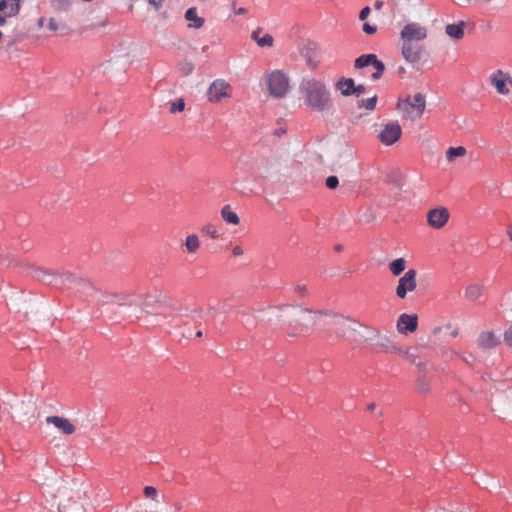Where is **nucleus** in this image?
<instances>
[{"label":"nucleus","instance_id":"obj_1","mask_svg":"<svg viewBox=\"0 0 512 512\" xmlns=\"http://www.w3.org/2000/svg\"><path fill=\"white\" fill-rule=\"evenodd\" d=\"M327 311H312L300 306H281L271 307L263 311L266 321L274 326H280L291 335H297L296 328L292 323H296L302 329H307L316 325L318 322L325 321Z\"/></svg>","mask_w":512,"mask_h":512},{"label":"nucleus","instance_id":"obj_2","mask_svg":"<svg viewBox=\"0 0 512 512\" xmlns=\"http://www.w3.org/2000/svg\"><path fill=\"white\" fill-rule=\"evenodd\" d=\"M35 278L48 285L63 286L75 283L79 287V291L90 296L93 301L99 305H105L108 303H118L123 305L125 303H132L131 300H125L123 297L113 294H107L98 291L92 287L89 282L84 279L77 278L71 273L54 274L44 269L35 270Z\"/></svg>","mask_w":512,"mask_h":512},{"label":"nucleus","instance_id":"obj_3","mask_svg":"<svg viewBox=\"0 0 512 512\" xmlns=\"http://www.w3.org/2000/svg\"><path fill=\"white\" fill-rule=\"evenodd\" d=\"M429 29L417 21H407L399 32L401 56L408 64H416L425 56L423 43L427 40Z\"/></svg>","mask_w":512,"mask_h":512},{"label":"nucleus","instance_id":"obj_4","mask_svg":"<svg viewBox=\"0 0 512 512\" xmlns=\"http://www.w3.org/2000/svg\"><path fill=\"white\" fill-rule=\"evenodd\" d=\"M306 105L318 112H326L332 106L331 93L326 84L312 77L303 78L299 86Z\"/></svg>","mask_w":512,"mask_h":512},{"label":"nucleus","instance_id":"obj_5","mask_svg":"<svg viewBox=\"0 0 512 512\" xmlns=\"http://www.w3.org/2000/svg\"><path fill=\"white\" fill-rule=\"evenodd\" d=\"M324 324L328 325L329 338L343 339L349 342L357 341V330L363 325L349 317L332 312L326 313Z\"/></svg>","mask_w":512,"mask_h":512},{"label":"nucleus","instance_id":"obj_6","mask_svg":"<svg viewBox=\"0 0 512 512\" xmlns=\"http://www.w3.org/2000/svg\"><path fill=\"white\" fill-rule=\"evenodd\" d=\"M397 107L403 118L416 121L422 117L426 101L421 93H417L399 101Z\"/></svg>","mask_w":512,"mask_h":512},{"label":"nucleus","instance_id":"obj_7","mask_svg":"<svg viewBox=\"0 0 512 512\" xmlns=\"http://www.w3.org/2000/svg\"><path fill=\"white\" fill-rule=\"evenodd\" d=\"M265 82L269 94L275 98L284 97L289 91V78L281 70H274L265 75Z\"/></svg>","mask_w":512,"mask_h":512},{"label":"nucleus","instance_id":"obj_8","mask_svg":"<svg viewBox=\"0 0 512 512\" xmlns=\"http://www.w3.org/2000/svg\"><path fill=\"white\" fill-rule=\"evenodd\" d=\"M233 88L224 79L214 80L208 87L207 99L213 104L227 102L232 97Z\"/></svg>","mask_w":512,"mask_h":512},{"label":"nucleus","instance_id":"obj_9","mask_svg":"<svg viewBox=\"0 0 512 512\" xmlns=\"http://www.w3.org/2000/svg\"><path fill=\"white\" fill-rule=\"evenodd\" d=\"M416 276L417 272L414 269H410L399 278L395 290L396 296L399 299H405L408 293L415 291L417 287Z\"/></svg>","mask_w":512,"mask_h":512},{"label":"nucleus","instance_id":"obj_10","mask_svg":"<svg viewBox=\"0 0 512 512\" xmlns=\"http://www.w3.org/2000/svg\"><path fill=\"white\" fill-rule=\"evenodd\" d=\"M491 85L500 95H508L512 89V76L503 70H496L489 76Z\"/></svg>","mask_w":512,"mask_h":512},{"label":"nucleus","instance_id":"obj_11","mask_svg":"<svg viewBox=\"0 0 512 512\" xmlns=\"http://www.w3.org/2000/svg\"><path fill=\"white\" fill-rule=\"evenodd\" d=\"M402 135V128L397 121H391L384 125L378 138L385 146H391L396 143Z\"/></svg>","mask_w":512,"mask_h":512},{"label":"nucleus","instance_id":"obj_12","mask_svg":"<svg viewBox=\"0 0 512 512\" xmlns=\"http://www.w3.org/2000/svg\"><path fill=\"white\" fill-rule=\"evenodd\" d=\"M449 218L450 213L448 209L443 206L435 207L427 213L428 225L434 229L443 228L449 221Z\"/></svg>","mask_w":512,"mask_h":512},{"label":"nucleus","instance_id":"obj_13","mask_svg":"<svg viewBox=\"0 0 512 512\" xmlns=\"http://www.w3.org/2000/svg\"><path fill=\"white\" fill-rule=\"evenodd\" d=\"M369 65H372L374 68H377V71L372 74V78L379 79L385 69V66L380 60L377 59L376 55H362L355 60L356 68H363Z\"/></svg>","mask_w":512,"mask_h":512},{"label":"nucleus","instance_id":"obj_14","mask_svg":"<svg viewBox=\"0 0 512 512\" xmlns=\"http://www.w3.org/2000/svg\"><path fill=\"white\" fill-rule=\"evenodd\" d=\"M417 327L418 317L416 314L403 313L397 320L396 328L400 334L406 335L408 333H412L416 331Z\"/></svg>","mask_w":512,"mask_h":512},{"label":"nucleus","instance_id":"obj_15","mask_svg":"<svg viewBox=\"0 0 512 512\" xmlns=\"http://www.w3.org/2000/svg\"><path fill=\"white\" fill-rule=\"evenodd\" d=\"M48 424L53 425L64 435H71L76 431L74 424L67 418L60 416H49L46 418Z\"/></svg>","mask_w":512,"mask_h":512},{"label":"nucleus","instance_id":"obj_16","mask_svg":"<svg viewBox=\"0 0 512 512\" xmlns=\"http://www.w3.org/2000/svg\"><path fill=\"white\" fill-rule=\"evenodd\" d=\"M500 343V337L491 331H484L480 333L477 339V344L482 349H491Z\"/></svg>","mask_w":512,"mask_h":512},{"label":"nucleus","instance_id":"obj_17","mask_svg":"<svg viewBox=\"0 0 512 512\" xmlns=\"http://www.w3.org/2000/svg\"><path fill=\"white\" fill-rule=\"evenodd\" d=\"M184 18L188 22V27L191 29H200L205 23V19L198 16L196 7H190L187 9L184 14Z\"/></svg>","mask_w":512,"mask_h":512},{"label":"nucleus","instance_id":"obj_18","mask_svg":"<svg viewBox=\"0 0 512 512\" xmlns=\"http://www.w3.org/2000/svg\"><path fill=\"white\" fill-rule=\"evenodd\" d=\"M183 246L185 252L190 255H195L201 248V240L197 234L191 233L185 237Z\"/></svg>","mask_w":512,"mask_h":512},{"label":"nucleus","instance_id":"obj_19","mask_svg":"<svg viewBox=\"0 0 512 512\" xmlns=\"http://www.w3.org/2000/svg\"><path fill=\"white\" fill-rule=\"evenodd\" d=\"M251 38L257 43L259 47H272L274 43V39L272 35L268 33H263L261 28H257L251 34Z\"/></svg>","mask_w":512,"mask_h":512},{"label":"nucleus","instance_id":"obj_20","mask_svg":"<svg viewBox=\"0 0 512 512\" xmlns=\"http://www.w3.org/2000/svg\"><path fill=\"white\" fill-rule=\"evenodd\" d=\"M467 155V149L464 146L449 147L445 151V160L448 164H455L458 159Z\"/></svg>","mask_w":512,"mask_h":512},{"label":"nucleus","instance_id":"obj_21","mask_svg":"<svg viewBox=\"0 0 512 512\" xmlns=\"http://www.w3.org/2000/svg\"><path fill=\"white\" fill-rule=\"evenodd\" d=\"M354 84L355 82L352 78L342 77L335 83V89L344 97L352 96Z\"/></svg>","mask_w":512,"mask_h":512},{"label":"nucleus","instance_id":"obj_22","mask_svg":"<svg viewBox=\"0 0 512 512\" xmlns=\"http://www.w3.org/2000/svg\"><path fill=\"white\" fill-rule=\"evenodd\" d=\"M484 287L478 283H471L465 288L464 297L470 302L478 300L483 295Z\"/></svg>","mask_w":512,"mask_h":512},{"label":"nucleus","instance_id":"obj_23","mask_svg":"<svg viewBox=\"0 0 512 512\" xmlns=\"http://www.w3.org/2000/svg\"><path fill=\"white\" fill-rule=\"evenodd\" d=\"M445 32L450 38L460 40L464 36V23L449 24L446 26Z\"/></svg>","mask_w":512,"mask_h":512},{"label":"nucleus","instance_id":"obj_24","mask_svg":"<svg viewBox=\"0 0 512 512\" xmlns=\"http://www.w3.org/2000/svg\"><path fill=\"white\" fill-rule=\"evenodd\" d=\"M18 10V5H8L5 0L0 1V25L4 24L6 17L12 16Z\"/></svg>","mask_w":512,"mask_h":512},{"label":"nucleus","instance_id":"obj_25","mask_svg":"<svg viewBox=\"0 0 512 512\" xmlns=\"http://www.w3.org/2000/svg\"><path fill=\"white\" fill-rule=\"evenodd\" d=\"M221 217L226 223L231 225H238L240 222L239 216L231 210L229 205H225L221 209Z\"/></svg>","mask_w":512,"mask_h":512},{"label":"nucleus","instance_id":"obj_26","mask_svg":"<svg viewBox=\"0 0 512 512\" xmlns=\"http://www.w3.org/2000/svg\"><path fill=\"white\" fill-rule=\"evenodd\" d=\"M406 268V261L404 258H397L389 263V270L394 276L401 275Z\"/></svg>","mask_w":512,"mask_h":512},{"label":"nucleus","instance_id":"obj_27","mask_svg":"<svg viewBox=\"0 0 512 512\" xmlns=\"http://www.w3.org/2000/svg\"><path fill=\"white\" fill-rule=\"evenodd\" d=\"M381 346L383 348H385L386 351L404 355V356L408 357L409 359L412 357L409 354V351L403 350L402 348L398 347L397 345L391 343L387 338L382 339Z\"/></svg>","mask_w":512,"mask_h":512},{"label":"nucleus","instance_id":"obj_28","mask_svg":"<svg viewBox=\"0 0 512 512\" xmlns=\"http://www.w3.org/2000/svg\"><path fill=\"white\" fill-rule=\"evenodd\" d=\"M376 103H377V96H373L371 98L362 99L361 101H359L358 107L365 108L367 110H373L376 107Z\"/></svg>","mask_w":512,"mask_h":512},{"label":"nucleus","instance_id":"obj_29","mask_svg":"<svg viewBox=\"0 0 512 512\" xmlns=\"http://www.w3.org/2000/svg\"><path fill=\"white\" fill-rule=\"evenodd\" d=\"M242 324L246 329H252L257 325L256 317L249 313H243Z\"/></svg>","mask_w":512,"mask_h":512},{"label":"nucleus","instance_id":"obj_30","mask_svg":"<svg viewBox=\"0 0 512 512\" xmlns=\"http://www.w3.org/2000/svg\"><path fill=\"white\" fill-rule=\"evenodd\" d=\"M185 108V101L182 98L177 99L171 103L170 111L172 113L181 112Z\"/></svg>","mask_w":512,"mask_h":512},{"label":"nucleus","instance_id":"obj_31","mask_svg":"<svg viewBox=\"0 0 512 512\" xmlns=\"http://www.w3.org/2000/svg\"><path fill=\"white\" fill-rule=\"evenodd\" d=\"M59 509L60 512H82L83 510L82 506L77 504L76 502H74L71 507L59 506Z\"/></svg>","mask_w":512,"mask_h":512},{"label":"nucleus","instance_id":"obj_32","mask_svg":"<svg viewBox=\"0 0 512 512\" xmlns=\"http://www.w3.org/2000/svg\"><path fill=\"white\" fill-rule=\"evenodd\" d=\"M204 232L210 236L212 239L218 238L219 233L215 226L207 225L204 227Z\"/></svg>","mask_w":512,"mask_h":512},{"label":"nucleus","instance_id":"obj_33","mask_svg":"<svg viewBox=\"0 0 512 512\" xmlns=\"http://www.w3.org/2000/svg\"><path fill=\"white\" fill-rule=\"evenodd\" d=\"M325 184L329 189H335L339 184V180L336 176H329L326 178Z\"/></svg>","mask_w":512,"mask_h":512},{"label":"nucleus","instance_id":"obj_34","mask_svg":"<svg viewBox=\"0 0 512 512\" xmlns=\"http://www.w3.org/2000/svg\"><path fill=\"white\" fill-rule=\"evenodd\" d=\"M362 29H363V32L368 35H373L377 32V27L375 25H371L369 23H364Z\"/></svg>","mask_w":512,"mask_h":512},{"label":"nucleus","instance_id":"obj_35","mask_svg":"<svg viewBox=\"0 0 512 512\" xmlns=\"http://www.w3.org/2000/svg\"><path fill=\"white\" fill-rule=\"evenodd\" d=\"M144 494L146 497L154 499L157 496V490L152 486H146L144 488Z\"/></svg>","mask_w":512,"mask_h":512},{"label":"nucleus","instance_id":"obj_36","mask_svg":"<svg viewBox=\"0 0 512 512\" xmlns=\"http://www.w3.org/2000/svg\"><path fill=\"white\" fill-rule=\"evenodd\" d=\"M269 171H268V164H266L265 166H261L259 165L257 167V170H256V176L258 177H266L268 175Z\"/></svg>","mask_w":512,"mask_h":512},{"label":"nucleus","instance_id":"obj_37","mask_svg":"<svg viewBox=\"0 0 512 512\" xmlns=\"http://www.w3.org/2000/svg\"><path fill=\"white\" fill-rule=\"evenodd\" d=\"M371 9L369 6H365L359 13V19L364 21L370 15Z\"/></svg>","mask_w":512,"mask_h":512},{"label":"nucleus","instance_id":"obj_38","mask_svg":"<svg viewBox=\"0 0 512 512\" xmlns=\"http://www.w3.org/2000/svg\"><path fill=\"white\" fill-rule=\"evenodd\" d=\"M353 95L356 96V97H359L360 95L364 94L365 93V87L363 85H355L354 84V87H353Z\"/></svg>","mask_w":512,"mask_h":512},{"label":"nucleus","instance_id":"obj_39","mask_svg":"<svg viewBox=\"0 0 512 512\" xmlns=\"http://www.w3.org/2000/svg\"><path fill=\"white\" fill-rule=\"evenodd\" d=\"M232 254L235 257H241L244 255V249L241 246L236 245L232 248Z\"/></svg>","mask_w":512,"mask_h":512},{"label":"nucleus","instance_id":"obj_40","mask_svg":"<svg viewBox=\"0 0 512 512\" xmlns=\"http://www.w3.org/2000/svg\"><path fill=\"white\" fill-rule=\"evenodd\" d=\"M505 342L512 347V326L504 334Z\"/></svg>","mask_w":512,"mask_h":512},{"label":"nucleus","instance_id":"obj_41","mask_svg":"<svg viewBox=\"0 0 512 512\" xmlns=\"http://www.w3.org/2000/svg\"><path fill=\"white\" fill-rule=\"evenodd\" d=\"M306 291H307L306 286L303 285V284H297L295 286V292L297 294H299L300 296H305L306 295Z\"/></svg>","mask_w":512,"mask_h":512},{"label":"nucleus","instance_id":"obj_42","mask_svg":"<svg viewBox=\"0 0 512 512\" xmlns=\"http://www.w3.org/2000/svg\"><path fill=\"white\" fill-rule=\"evenodd\" d=\"M232 9H233V11H234V13L236 15H244V14L247 13V9L246 8H243V7L237 8L235 6V1L232 2Z\"/></svg>","mask_w":512,"mask_h":512},{"label":"nucleus","instance_id":"obj_43","mask_svg":"<svg viewBox=\"0 0 512 512\" xmlns=\"http://www.w3.org/2000/svg\"><path fill=\"white\" fill-rule=\"evenodd\" d=\"M48 28L52 31H56L58 29V23L54 18H50Z\"/></svg>","mask_w":512,"mask_h":512},{"label":"nucleus","instance_id":"obj_44","mask_svg":"<svg viewBox=\"0 0 512 512\" xmlns=\"http://www.w3.org/2000/svg\"><path fill=\"white\" fill-rule=\"evenodd\" d=\"M164 0H148V2L153 5L157 10L162 7Z\"/></svg>","mask_w":512,"mask_h":512},{"label":"nucleus","instance_id":"obj_45","mask_svg":"<svg viewBox=\"0 0 512 512\" xmlns=\"http://www.w3.org/2000/svg\"><path fill=\"white\" fill-rule=\"evenodd\" d=\"M507 236H508V239L510 240V242H512V223H510L507 227Z\"/></svg>","mask_w":512,"mask_h":512},{"label":"nucleus","instance_id":"obj_46","mask_svg":"<svg viewBox=\"0 0 512 512\" xmlns=\"http://www.w3.org/2000/svg\"><path fill=\"white\" fill-rule=\"evenodd\" d=\"M383 6V2L382 1H376L374 3V8L377 9V10H380Z\"/></svg>","mask_w":512,"mask_h":512},{"label":"nucleus","instance_id":"obj_47","mask_svg":"<svg viewBox=\"0 0 512 512\" xmlns=\"http://www.w3.org/2000/svg\"><path fill=\"white\" fill-rule=\"evenodd\" d=\"M186 73H190L193 70V66L191 64H188L187 67H185Z\"/></svg>","mask_w":512,"mask_h":512},{"label":"nucleus","instance_id":"obj_48","mask_svg":"<svg viewBox=\"0 0 512 512\" xmlns=\"http://www.w3.org/2000/svg\"><path fill=\"white\" fill-rule=\"evenodd\" d=\"M368 409L369 410H374L375 409V404L374 403H371L368 405Z\"/></svg>","mask_w":512,"mask_h":512},{"label":"nucleus","instance_id":"obj_49","mask_svg":"<svg viewBox=\"0 0 512 512\" xmlns=\"http://www.w3.org/2000/svg\"><path fill=\"white\" fill-rule=\"evenodd\" d=\"M202 335H203V334H202V331H198V332L196 333V336H197L198 338L202 337Z\"/></svg>","mask_w":512,"mask_h":512},{"label":"nucleus","instance_id":"obj_50","mask_svg":"<svg viewBox=\"0 0 512 512\" xmlns=\"http://www.w3.org/2000/svg\"><path fill=\"white\" fill-rule=\"evenodd\" d=\"M335 249H336L337 251H341L342 247H341L340 245H337V246L335 247Z\"/></svg>","mask_w":512,"mask_h":512},{"label":"nucleus","instance_id":"obj_51","mask_svg":"<svg viewBox=\"0 0 512 512\" xmlns=\"http://www.w3.org/2000/svg\"><path fill=\"white\" fill-rule=\"evenodd\" d=\"M43 21H44V19H43V18H41V19L39 20V25H40V26H42V25H43Z\"/></svg>","mask_w":512,"mask_h":512},{"label":"nucleus","instance_id":"obj_52","mask_svg":"<svg viewBox=\"0 0 512 512\" xmlns=\"http://www.w3.org/2000/svg\"><path fill=\"white\" fill-rule=\"evenodd\" d=\"M281 133H284V130H278V132H277L278 136H281Z\"/></svg>","mask_w":512,"mask_h":512},{"label":"nucleus","instance_id":"obj_53","mask_svg":"<svg viewBox=\"0 0 512 512\" xmlns=\"http://www.w3.org/2000/svg\"><path fill=\"white\" fill-rule=\"evenodd\" d=\"M281 133H284V130H278V132H277L278 136H281Z\"/></svg>","mask_w":512,"mask_h":512},{"label":"nucleus","instance_id":"obj_54","mask_svg":"<svg viewBox=\"0 0 512 512\" xmlns=\"http://www.w3.org/2000/svg\"><path fill=\"white\" fill-rule=\"evenodd\" d=\"M281 133H284V130H278V132H277L278 136H281Z\"/></svg>","mask_w":512,"mask_h":512}]
</instances>
